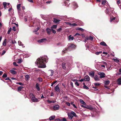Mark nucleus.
<instances>
[{"label": "nucleus", "mask_w": 121, "mask_h": 121, "mask_svg": "<svg viewBox=\"0 0 121 121\" xmlns=\"http://www.w3.org/2000/svg\"><path fill=\"white\" fill-rule=\"evenodd\" d=\"M116 18L115 17H110V22H112V21H114L115 19Z\"/></svg>", "instance_id": "22"}, {"label": "nucleus", "mask_w": 121, "mask_h": 121, "mask_svg": "<svg viewBox=\"0 0 121 121\" xmlns=\"http://www.w3.org/2000/svg\"><path fill=\"white\" fill-rule=\"evenodd\" d=\"M8 11L9 12V13L10 14L11 13V14H13V10L12 9V8H9L8 10Z\"/></svg>", "instance_id": "17"}, {"label": "nucleus", "mask_w": 121, "mask_h": 121, "mask_svg": "<svg viewBox=\"0 0 121 121\" xmlns=\"http://www.w3.org/2000/svg\"><path fill=\"white\" fill-rule=\"evenodd\" d=\"M13 65L15 66H18V65L17 64L16 62H14L13 63Z\"/></svg>", "instance_id": "48"}, {"label": "nucleus", "mask_w": 121, "mask_h": 121, "mask_svg": "<svg viewBox=\"0 0 121 121\" xmlns=\"http://www.w3.org/2000/svg\"><path fill=\"white\" fill-rule=\"evenodd\" d=\"M65 103L67 105L69 106H70V103H69V102H66Z\"/></svg>", "instance_id": "50"}, {"label": "nucleus", "mask_w": 121, "mask_h": 121, "mask_svg": "<svg viewBox=\"0 0 121 121\" xmlns=\"http://www.w3.org/2000/svg\"><path fill=\"white\" fill-rule=\"evenodd\" d=\"M75 84L77 86H79V84L78 82H75Z\"/></svg>", "instance_id": "61"}, {"label": "nucleus", "mask_w": 121, "mask_h": 121, "mask_svg": "<svg viewBox=\"0 0 121 121\" xmlns=\"http://www.w3.org/2000/svg\"><path fill=\"white\" fill-rule=\"evenodd\" d=\"M11 42H12V43L13 44L16 43V41L15 40H14L13 41L12 40L11 42Z\"/></svg>", "instance_id": "55"}, {"label": "nucleus", "mask_w": 121, "mask_h": 121, "mask_svg": "<svg viewBox=\"0 0 121 121\" xmlns=\"http://www.w3.org/2000/svg\"><path fill=\"white\" fill-rule=\"evenodd\" d=\"M68 115L70 120L72 119L73 117H76V113L73 112L72 111L70 113H68Z\"/></svg>", "instance_id": "3"}, {"label": "nucleus", "mask_w": 121, "mask_h": 121, "mask_svg": "<svg viewBox=\"0 0 121 121\" xmlns=\"http://www.w3.org/2000/svg\"><path fill=\"white\" fill-rule=\"evenodd\" d=\"M55 115L53 116H51L49 118V119H47V120H49L50 121L52 120H53L55 118Z\"/></svg>", "instance_id": "15"}, {"label": "nucleus", "mask_w": 121, "mask_h": 121, "mask_svg": "<svg viewBox=\"0 0 121 121\" xmlns=\"http://www.w3.org/2000/svg\"><path fill=\"white\" fill-rule=\"evenodd\" d=\"M93 38L91 36H90L89 37H86L85 38V40L86 41L88 40H90L91 41L93 40Z\"/></svg>", "instance_id": "7"}, {"label": "nucleus", "mask_w": 121, "mask_h": 121, "mask_svg": "<svg viewBox=\"0 0 121 121\" xmlns=\"http://www.w3.org/2000/svg\"><path fill=\"white\" fill-rule=\"evenodd\" d=\"M47 102L49 103H51V101L49 100L48 99L47 100Z\"/></svg>", "instance_id": "63"}, {"label": "nucleus", "mask_w": 121, "mask_h": 121, "mask_svg": "<svg viewBox=\"0 0 121 121\" xmlns=\"http://www.w3.org/2000/svg\"><path fill=\"white\" fill-rule=\"evenodd\" d=\"M84 78V80L85 81H89L90 79V78L88 75L85 76Z\"/></svg>", "instance_id": "6"}, {"label": "nucleus", "mask_w": 121, "mask_h": 121, "mask_svg": "<svg viewBox=\"0 0 121 121\" xmlns=\"http://www.w3.org/2000/svg\"><path fill=\"white\" fill-rule=\"evenodd\" d=\"M86 108L90 110H92L93 109L92 107L88 106H86Z\"/></svg>", "instance_id": "28"}, {"label": "nucleus", "mask_w": 121, "mask_h": 121, "mask_svg": "<svg viewBox=\"0 0 121 121\" xmlns=\"http://www.w3.org/2000/svg\"><path fill=\"white\" fill-rule=\"evenodd\" d=\"M102 4L104 5H106V4H107L108 6H109V5H108V4H107V3H106V1H103L102 3Z\"/></svg>", "instance_id": "33"}, {"label": "nucleus", "mask_w": 121, "mask_h": 121, "mask_svg": "<svg viewBox=\"0 0 121 121\" xmlns=\"http://www.w3.org/2000/svg\"><path fill=\"white\" fill-rule=\"evenodd\" d=\"M21 5L20 4H17V9L18 11H20V10Z\"/></svg>", "instance_id": "25"}, {"label": "nucleus", "mask_w": 121, "mask_h": 121, "mask_svg": "<svg viewBox=\"0 0 121 121\" xmlns=\"http://www.w3.org/2000/svg\"><path fill=\"white\" fill-rule=\"evenodd\" d=\"M59 105H56L54 106L53 107V108L54 110H57L59 108Z\"/></svg>", "instance_id": "10"}, {"label": "nucleus", "mask_w": 121, "mask_h": 121, "mask_svg": "<svg viewBox=\"0 0 121 121\" xmlns=\"http://www.w3.org/2000/svg\"><path fill=\"white\" fill-rule=\"evenodd\" d=\"M78 30L82 31H84V30L81 28H79L78 29Z\"/></svg>", "instance_id": "53"}, {"label": "nucleus", "mask_w": 121, "mask_h": 121, "mask_svg": "<svg viewBox=\"0 0 121 121\" xmlns=\"http://www.w3.org/2000/svg\"><path fill=\"white\" fill-rule=\"evenodd\" d=\"M7 76V75L5 73H4L2 76V77L3 78H6Z\"/></svg>", "instance_id": "49"}, {"label": "nucleus", "mask_w": 121, "mask_h": 121, "mask_svg": "<svg viewBox=\"0 0 121 121\" xmlns=\"http://www.w3.org/2000/svg\"><path fill=\"white\" fill-rule=\"evenodd\" d=\"M94 79L96 81H99L100 80L99 78L97 75H95L94 78Z\"/></svg>", "instance_id": "12"}, {"label": "nucleus", "mask_w": 121, "mask_h": 121, "mask_svg": "<svg viewBox=\"0 0 121 121\" xmlns=\"http://www.w3.org/2000/svg\"><path fill=\"white\" fill-rule=\"evenodd\" d=\"M51 30L52 31V32L54 33V34H55L56 32V31L55 30H53V29H51Z\"/></svg>", "instance_id": "52"}, {"label": "nucleus", "mask_w": 121, "mask_h": 121, "mask_svg": "<svg viewBox=\"0 0 121 121\" xmlns=\"http://www.w3.org/2000/svg\"><path fill=\"white\" fill-rule=\"evenodd\" d=\"M113 60L114 61L116 62H119V60L116 58H114L113 59Z\"/></svg>", "instance_id": "44"}, {"label": "nucleus", "mask_w": 121, "mask_h": 121, "mask_svg": "<svg viewBox=\"0 0 121 121\" xmlns=\"http://www.w3.org/2000/svg\"><path fill=\"white\" fill-rule=\"evenodd\" d=\"M84 80V79H82L80 80H79V81L81 82H82Z\"/></svg>", "instance_id": "64"}, {"label": "nucleus", "mask_w": 121, "mask_h": 121, "mask_svg": "<svg viewBox=\"0 0 121 121\" xmlns=\"http://www.w3.org/2000/svg\"><path fill=\"white\" fill-rule=\"evenodd\" d=\"M98 74L99 75L100 78H104L105 76V74L103 72H99L98 73Z\"/></svg>", "instance_id": "4"}, {"label": "nucleus", "mask_w": 121, "mask_h": 121, "mask_svg": "<svg viewBox=\"0 0 121 121\" xmlns=\"http://www.w3.org/2000/svg\"><path fill=\"white\" fill-rule=\"evenodd\" d=\"M94 85L95 86H99L100 85V84L99 83H95Z\"/></svg>", "instance_id": "56"}, {"label": "nucleus", "mask_w": 121, "mask_h": 121, "mask_svg": "<svg viewBox=\"0 0 121 121\" xmlns=\"http://www.w3.org/2000/svg\"><path fill=\"white\" fill-rule=\"evenodd\" d=\"M12 30L14 31H16V27L14 26L13 27Z\"/></svg>", "instance_id": "57"}, {"label": "nucleus", "mask_w": 121, "mask_h": 121, "mask_svg": "<svg viewBox=\"0 0 121 121\" xmlns=\"http://www.w3.org/2000/svg\"><path fill=\"white\" fill-rule=\"evenodd\" d=\"M25 77L26 78V81H28V79L29 78V77L28 75H26L25 76Z\"/></svg>", "instance_id": "37"}, {"label": "nucleus", "mask_w": 121, "mask_h": 121, "mask_svg": "<svg viewBox=\"0 0 121 121\" xmlns=\"http://www.w3.org/2000/svg\"><path fill=\"white\" fill-rule=\"evenodd\" d=\"M54 71L53 70H49L48 71V73L49 76L52 77L53 76L54 73Z\"/></svg>", "instance_id": "5"}, {"label": "nucleus", "mask_w": 121, "mask_h": 121, "mask_svg": "<svg viewBox=\"0 0 121 121\" xmlns=\"http://www.w3.org/2000/svg\"><path fill=\"white\" fill-rule=\"evenodd\" d=\"M81 103L82 104L84 105H85L86 104V103H85L83 101V100L82 99H81L80 100Z\"/></svg>", "instance_id": "35"}, {"label": "nucleus", "mask_w": 121, "mask_h": 121, "mask_svg": "<svg viewBox=\"0 0 121 121\" xmlns=\"http://www.w3.org/2000/svg\"><path fill=\"white\" fill-rule=\"evenodd\" d=\"M23 87L22 86H21L17 88V91H21L22 90V89L23 88Z\"/></svg>", "instance_id": "23"}, {"label": "nucleus", "mask_w": 121, "mask_h": 121, "mask_svg": "<svg viewBox=\"0 0 121 121\" xmlns=\"http://www.w3.org/2000/svg\"><path fill=\"white\" fill-rule=\"evenodd\" d=\"M29 96L31 100L33 102H36L39 101V100L35 97V96L33 94H30Z\"/></svg>", "instance_id": "2"}, {"label": "nucleus", "mask_w": 121, "mask_h": 121, "mask_svg": "<svg viewBox=\"0 0 121 121\" xmlns=\"http://www.w3.org/2000/svg\"><path fill=\"white\" fill-rule=\"evenodd\" d=\"M48 57L46 55H44L42 57L38 58L35 62L38 67L40 68H44L46 67L45 63L47 62Z\"/></svg>", "instance_id": "1"}, {"label": "nucleus", "mask_w": 121, "mask_h": 121, "mask_svg": "<svg viewBox=\"0 0 121 121\" xmlns=\"http://www.w3.org/2000/svg\"><path fill=\"white\" fill-rule=\"evenodd\" d=\"M18 43L19 45L20 46H23V44L22 43V42L20 41H18Z\"/></svg>", "instance_id": "42"}, {"label": "nucleus", "mask_w": 121, "mask_h": 121, "mask_svg": "<svg viewBox=\"0 0 121 121\" xmlns=\"http://www.w3.org/2000/svg\"><path fill=\"white\" fill-rule=\"evenodd\" d=\"M62 30V29L61 28H60L58 29L57 31V32H59L60 31Z\"/></svg>", "instance_id": "54"}, {"label": "nucleus", "mask_w": 121, "mask_h": 121, "mask_svg": "<svg viewBox=\"0 0 121 121\" xmlns=\"http://www.w3.org/2000/svg\"><path fill=\"white\" fill-rule=\"evenodd\" d=\"M6 39H5L3 41V42L2 43V45H3L4 46H5L6 45Z\"/></svg>", "instance_id": "30"}, {"label": "nucleus", "mask_w": 121, "mask_h": 121, "mask_svg": "<svg viewBox=\"0 0 121 121\" xmlns=\"http://www.w3.org/2000/svg\"><path fill=\"white\" fill-rule=\"evenodd\" d=\"M110 10L109 8L107 9L106 10H105V12L107 14H108V12Z\"/></svg>", "instance_id": "39"}, {"label": "nucleus", "mask_w": 121, "mask_h": 121, "mask_svg": "<svg viewBox=\"0 0 121 121\" xmlns=\"http://www.w3.org/2000/svg\"><path fill=\"white\" fill-rule=\"evenodd\" d=\"M75 47V46L74 44H71L70 45L69 47V48H71V49L74 48Z\"/></svg>", "instance_id": "19"}, {"label": "nucleus", "mask_w": 121, "mask_h": 121, "mask_svg": "<svg viewBox=\"0 0 121 121\" xmlns=\"http://www.w3.org/2000/svg\"><path fill=\"white\" fill-rule=\"evenodd\" d=\"M100 44L103 46H107V45L106 44L105 42H102L100 43Z\"/></svg>", "instance_id": "27"}, {"label": "nucleus", "mask_w": 121, "mask_h": 121, "mask_svg": "<svg viewBox=\"0 0 121 121\" xmlns=\"http://www.w3.org/2000/svg\"><path fill=\"white\" fill-rule=\"evenodd\" d=\"M117 84L119 85H121V78H119L117 80Z\"/></svg>", "instance_id": "16"}, {"label": "nucleus", "mask_w": 121, "mask_h": 121, "mask_svg": "<svg viewBox=\"0 0 121 121\" xmlns=\"http://www.w3.org/2000/svg\"><path fill=\"white\" fill-rule=\"evenodd\" d=\"M55 121H61V120L60 119L58 118L55 119Z\"/></svg>", "instance_id": "59"}, {"label": "nucleus", "mask_w": 121, "mask_h": 121, "mask_svg": "<svg viewBox=\"0 0 121 121\" xmlns=\"http://www.w3.org/2000/svg\"><path fill=\"white\" fill-rule=\"evenodd\" d=\"M73 5L74 7V9L76 8L77 7H78V5L77 4V3H76L74 2L73 4Z\"/></svg>", "instance_id": "29"}, {"label": "nucleus", "mask_w": 121, "mask_h": 121, "mask_svg": "<svg viewBox=\"0 0 121 121\" xmlns=\"http://www.w3.org/2000/svg\"><path fill=\"white\" fill-rule=\"evenodd\" d=\"M60 21V20L59 19H57L55 18L53 19V22L56 23H58Z\"/></svg>", "instance_id": "13"}, {"label": "nucleus", "mask_w": 121, "mask_h": 121, "mask_svg": "<svg viewBox=\"0 0 121 121\" xmlns=\"http://www.w3.org/2000/svg\"><path fill=\"white\" fill-rule=\"evenodd\" d=\"M117 4H120V0H118L117 2Z\"/></svg>", "instance_id": "62"}, {"label": "nucleus", "mask_w": 121, "mask_h": 121, "mask_svg": "<svg viewBox=\"0 0 121 121\" xmlns=\"http://www.w3.org/2000/svg\"><path fill=\"white\" fill-rule=\"evenodd\" d=\"M58 85H57L54 88V89L55 91L57 92L60 91V89L59 87L58 86Z\"/></svg>", "instance_id": "8"}, {"label": "nucleus", "mask_w": 121, "mask_h": 121, "mask_svg": "<svg viewBox=\"0 0 121 121\" xmlns=\"http://www.w3.org/2000/svg\"><path fill=\"white\" fill-rule=\"evenodd\" d=\"M65 63H63L62 64V66L63 68L64 69H66V67L65 66Z\"/></svg>", "instance_id": "34"}, {"label": "nucleus", "mask_w": 121, "mask_h": 121, "mask_svg": "<svg viewBox=\"0 0 121 121\" xmlns=\"http://www.w3.org/2000/svg\"><path fill=\"white\" fill-rule=\"evenodd\" d=\"M84 85L83 86V87L84 88L86 89H89L88 87L87 86H86V85H85L84 83Z\"/></svg>", "instance_id": "45"}, {"label": "nucleus", "mask_w": 121, "mask_h": 121, "mask_svg": "<svg viewBox=\"0 0 121 121\" xmlns=\"http://www.w3.org/2000/svg\"><path fill=\"white\" fill-rule=\"evenodd\" d=\"M39 84L37 83L35 87L37 90L38 91H39L40 90V88L39 87Z\"/></svg>", "instance_id": "9"}, {"label": "nucleus", "mask_w": 121, "mask_h": 121, "mask_svg": "<svg viewBox=\"0 0 121 121\" xmlns=\"http://www.w3.org/2000/svg\"><path fill=\"white\" fill-rule=\"evenodd\" d=\"M65 23L68 25H69L71 26V23L69 22H65Z\"/></svg>", "instance_id": "51"}, {"label": "nucleus", "mask_w": 121, "mask_h": 121, "mask_svg": "<svg viewBox=\"0 0 121 121\" xmlns=\"http://www.w3.org/2000/svg\"><path fill=\"white\" fill-rule=\"evenodd\" d=\"M89 74L91 77L93 78L94 76V71H91L89 73Z\"/></svg>", "instance_id": "11"}, {"label": "nucleus", "mask_w": 121, "mask_h": 121, "mask_svg": "<svg viewBox=\"0 0 121 121\" xmlns=\"http://www.w3.org/2000/svg\"><path fill=\"white\" fill-rule=\"evenodd\" d=\"M46 30L48 34L49 35L50 34L51 30H52L51 29H50L48 28H47Z\"/></svg>", "instance_id": "14"}, {"label": "nucleus", "mask_w": 121, "mask_h": 121, "mask_svg": "<svg viewBox=\"0 0 121 121\" xmlns=\"http://www.w3.org/2000/svg\"><path fill=\"white\" fill-rule=\"evenodd\" d=\"M38 79L40 82H42V81L43 79L41 78H38Z\"/></svg>", "instance_id": "40"}, {"label": "nucleus", "mask_w": 121, "mask_h": 121, "mask_svg": "<svg viewBox=\"0 0 121 121\" xmlns=\"http://www.w3.org/2000/svg\"><path fill=\"white\" fill-rule=\"evenodd\" d=\"M77 35H79V36H80V34L78 33H76L75 35H74V36L75 37V36H76Z\"/></svg>", "instance_id": "60"}, {"label": "nucleus", "mask_w": 121, "mask_h": 121, "mask_svg": "<svg viewBox=\"0 0 121 121\" xmlns=\"http://www.w3.org/2000/svg\"><path fill=\"white\" fill-rule=\"evenodd\" d=\"M110 82V81L109 80L106 81L104 82V84L106 85L109 84Z\"/></svg>", "instance_id": "26"}, {"label": "nucleus", "mask_w": 121, "mask_h": 121, "mask_svg": "<svg viewBox=\"0 0 121 121\" xmlns=\"http://www.w3.org/2000/svg\"><path fill=\"white\" fill-rule=\"evenodd\" d=\"M18 14H19V15L20 16V17H22V16H23V14H22V13H20V12H19V11H18Z\"/></svg>", "instance_id": "43"}, {"label": "nucleus", "mask_w": 121, "mask_h": 121, "mask_svg": "<svg viewBox=\"0 0 121 121\" xmlns=\"http://www.w3.org/2000/svg\"><path fill=\"white\" fill-rule=\"evenodd\" d=\"M3 4L4 6V8L6 9V7L7 6V3L5 2H4L3 3Z\"/></svg>", "instance_id": "20"}, {"label": "nucleus", "mask_w": 121, "mask_h": 121, "mask_svg": "<svg viewBox=\"0 0 121 121\" xmlns=\"http://www.w3.org/2000/svg\"><path fill=\"white\" fill-rule=\"evenodd\" d=\"M46 40V39H40L38 41V42L39 43L44 42Z\"/></svg>", "instance_id": "18"}, {"label": "nucleus", "mask_w": 121, "mask_h": 121, "mask_svg": "<svg viewBox=\"0 0 121 121\" xmlns=\"http://www.w3.org/2000/svg\"><path fill=\"white\" fill-rule=\"evenodd\" d=\"M11 73L13 74H15L16 73V72L13 70H10Z\"/></svg>", "instance_id": "31"}, {"label": "nucleus", "mask_w": 121, "mask_h": 121, "mask_svg": "<svg viewBox=\"0 0 121 121\" xmlns=\"http://www.w3.org/2000/svg\"><path fill=\"white\" fill-rule=\"evenodd\" d=\"M57 26L56 25H53L51 27V29H56L57 27Z\"/></svg>", "instance_id": "32"}, {"label": "nucleus", "mask_w": 121, "mask_h": 121, "mask_svg": "<svg viewBox=\"0 0 121 121\" xmlns=\"http://www.w3.org/2000/svg\"><path fill=\"white\" fill-rule=\"evenodd\" d=\"M67 2H64V4H65V6H68L69 5V4H69V3H68V2H69V0H66Z\"/></svg>", "instance_id": "21"}, {"label": "nucleus", "mask_w": 121, "mask_h": 121, "mask_svg": "<svg viewBox=\"0 0 121 121\" xmlns=\"http://www.w3.org/2000/svg\"><path fill=\"white\" fill-rule=\"evenodd\" d=\"M16 84H18L21 86H23L24 85V84L21 82H17Z\"/></svg>", "instance_id": "41"}, {"label": "nucleus", "mask_w": 121, "mask_h": 121, "mask_svg": "<svg viewBox=\"0 0 121 121\" xmlns=\"http://www.w3.org/2000/svg\"><path fill=\"white\" fill-rule=\"evenodd\" d=\"M74 39V37H72L71 35H69L68 37V40H73Z\"/></svg>", "instance_id": "24"}, {"label": "nucleus", "mask_w": 121, "mask_h": 121, "mask_svg": "<svg viewBox=\"0 0 121 121\" xmlns=\"http://www.w3.org/2000/svg\"><path fill=\"white\" fill-rule=\"evenodd\" d=\"M61 121H66V119L65 118H63L61 119Z\"/></svg>", "instance_id": "47"}, {"label": "nucleus", "mask_w": 121, "mask_h": 121, "mask_svg": "<svg viewBox=\"0 0 121 121\" xmlns=\"http://www.w3.org/2000/svg\"><path fill=\"white\" fill-rule=\"evenodd\" d=\"M22 62V60L20 59H19L18 60V61H17V63L20 64Z\"/></svg>", "instance_id": "46"}, {"label": "nucleus", "mask_w": 121, "mask_h": 121, "mask_svg": "<svg viewBox=\"0 0 121 121\" xmlns=\"http://www.w3.org/2000/svg\"><path fill=\"white\" fill-rule=\"evenodd\" d=\"M12 28L11 27H10L9 28V29L8 30L7 32V34H10V32L11 31V30H12Z\"/></svg>", "instance_id": "38"}, {"label": "nucleus", "mask_w": 121, "mask_h": 121, "mask_svg": "<svg viewBox=\"0 0 121 121\" xmlns=\"http://www.w3.org/2000/svg\"><path fill=\"white\" fill-rule=\"evenodd\" d=\"M78 25V24H76V23H73L71 24V26H76Z\"/></svg>", "instance_id": "36"}, {"label": "nucleus", "mask_w": 121, "mask_h": 121, "mask_svg": "<svg viewBox=\"0 0 121 121\" xmlns=\"http://www.w3.org/2000/svg\"><path fill=\"white\" fill-rule=\"evenodd\" d=\"M6 51L5 50H3V52L1 54V55H4Z\"/></svg>", "instance_id": "58"}]
</instances>
